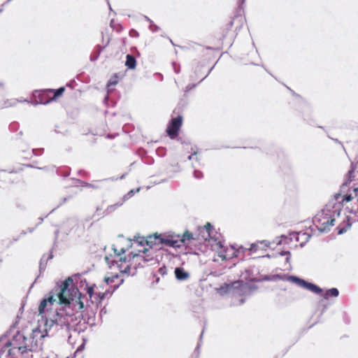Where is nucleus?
<instances>
[{
	"label": "nucleus",
	"instance_id": "nucleus-1",
	"mask_svg": "<svg viewBox=\"0 0 358 358\" xmlns=\"http://www.w3.org/2000/svg\"><path fill=\"white\" fill-rule=\"evenodd\" d=\"M95 285L89 286L80 274L69 277L57 283L47 294L38 306L39 314L44 319L42 325L34 331V335L43 337L44 331L69 329L75 321L74 312L89 306L94 299Z\"/></svg>",
	"mask_w": 358,
	"mask_h": 358
},
{
	"label": "nucleus",
	"instance_id": "nucleus-2",
	"mask_svg": "<svg viewBox=\"0 0 358 358\" xmlns=\"http://www.w3.org/2000/svg\"><path fill=\"white\" fill-rule=\"evenodd\" d=\"M41 319L38 320V327L33 329L32 337L27 338L22 333H17L10 339L2 338L0 340V358H32L31 353L36 350V344H33L32 340L38 338L42 339L48 336L50 331H57L58 330H50L44 331V336L41 337L34 335V331L38 329L41 325L43 326L44 317L38 313ZM43 329V327H41Z\"/></svg>",
	"mask_w": 358,
	"mask_h": 358
},
{
	"label": "nucleus",
	"instance_id": "nucleus-3",
	"mask_svg": "<svg viewBox=\"0 0 358 358\" xmlns=\"http://www.w3.org/2000/svg\"><path fill=\"white\" fill-rule=\"evenodd\" d=\"M113 252V255L106 256V263L110 268L116 266L122 274L127 275H134L138 267H143L148 262L155 261L152 257L147 255L150 252V249L147 248L139 250L138 253L131 257L129 255V257L122 256V253H124L123 248L118 250L114 248Z\"/></svg>",
	"mask_w": 358,
	"mask_h": 358
},
{
	"label": "nucleus",
	"instance_id": "nucleus-4",
	"mask_svg": "<svg viewBox=\"0 0 358 358\" xmlns=\"http://www.w3.org/2000/svg\"><path fill=\"white\" fill-rule=\"evenodd\" d=\"M213 227L210 223H206L203 227L199 228L201 232L206 233V235H203L205 241L208 240L211 250L215 252L217 255V258L213 257L214 262H223L224 261V249L221 241H217L216 238L210 237V230Z\"/></svg>",
	"mask_w": 358,
	"mask_h": 358
},
{
	"label": "nucleus",
	"instance_id": "nucleus-5",
	"mask_svg": "<svg viewBox=\"0 0 358 358\" xmlns=\"http://www.w3.org/2000/svg\"><path fill=\"white\" fill-rule=\"evenodd\" d=\"M145 243L147 245L150 246V250H152L154 245L159 244L174 248H180L182 245V241L175 239L173 236L165 234L151 236L148 237Z\"/></svg>",
	"mask_w": 358,
	"mask_h": 358
},
{
	"label": "nucleus",
	"instance_id": "nucleus-6",
	"mask_svg": "<svg viewBox=\"0 0 358 358\" xmlns=\"http://www.w3.org/2000/svg\"><path fill=\"white\" fill-rule=\"evenodd\" d=\"M245 295L239 287H232L231 285L225 283V303L230 306L243 304L245 301Z\"/></svg>",
	"mask_w": 358,
	"mask_h": 358
},
{
	"label": "nucleus",
	"instance_id": "nucleus-7",
	"mask_svg": "<svg viewBox=\"0 0 358 358\" xmlns=\"http://www.w3.org/2000/svg\"><path fill=\"white\" fill-rule=\"evenodd\" d=\"M289 90L293 95L296 96V102L299 105V108H296V110L301 113L303 121L311 126H315V120L311 116L312 108L310 106L293 90L289 88Z\"/></svg>",
	"mask_w": 358,
	"mask_h": 358
},
{
	"label": "nucleus",
	"instance_id": "nucleus-8",
	"mask_svg": "<svg viewBox=\"0 0 358 358\" xmlns=\"http://www.w3.org/2000/svg\"><path fill=\"white\" fill-rule=\"evenodd\" d=\"M245 0H237V7L235 9L234 16L231 20L229 22L227 26L229 28L236 24V29L241 28L244 21H245L244 5Z\"/></svg>",
	"mask_w": 358,
	"mask_h": 358
},
{
	"label": "nucleus",
	"instance_id": "nucleus-9",
	"mask_svg": "<svg viewBox=\"0 0 358 358\" xmlns=\"http://www.w3.org/2000/svg\"><path fill=\"white\" fill-rule=\"evenodd\" d=\"M245 0H237V7L235 9L234 16L231 20L229 22L227 26L229 28L236 24V29L241 28L244 21H245L244 5Z\"/></svg>",
	"mask_w": 358,
	"mask_h": 358
},
{
	"label": "nucleus",
	"instance_id": "nucleus-10",
	"mask_svg": "<svg viewBox=\"0 0 358 358\" xmlns=\"http://www.w3.org/2000/svg\"><path fill=\"white\" fill-rule=\"evenodd\" d=\"M236 244H230L229 247L225 246V268H231L238 262V257L241 250L237 248Z\"/></svg>",
	"mask_w": 358,
	"mask_h": 358
},
{
	"label": "nucleus",
	"instance_id": "nucleus-11",
	"mask_svg": "<svg viewBox=\"0 0 358 358\" xmlns=\"http://www.w3.org/2000/svg\"><path fill=\"white\" fill-rule=\"evenodd\" d=\"M333 201H329L325 206L318 212L313 218L314 224H320L323 219H331L333 208Z\"/></svg>",
	"mask_w": 358,
	"mask_h": 358
},
{
	"label": "nucleus",
	"instance_id": "nucleus-12",
	"mask_svg": "<svg viewBox=\"0 0 358 358\" xmlns=\"http://www.w3.org/2000/svg\"><path fill=\"white\" fill-rule=\"evenodd\" d=\"M64 92V87H60L57 90H48L43 92L40 94L42 98L40 99L39 103L42 104H47L52 100H55L58 96H61Z\"/></svg>",
	"mask_w": 358,
	"mask_h": 358
},
{
	"label": "nucleus",
	"instance_id": "nucleus-13",
	"mask_svg": "<svg viewBox=\"0 0 358 358\" xmlns=\"http://www.w3.org/2000/svg\"><path fill=\"white\" fill-rule=\"evenodd\" d=\"M182 122L181 116H178L171 120L166 129V131L171 138H175L178 135V132L182 125Z\"/></svg>",
	"mask_w": 358,
	"mask_h": 358
},
{
	"label": "nucleus",
	"instance_id": "nucleus-14",
	"mask_svg": "<svg viewBox=\"0 0 358 358\" xmlns=\"http://www.w3.org/2000/svg\"><path fill=\"white\" fill-rule=\"evenodd\" d=\"M285 275L282 273H277L274 275H264L260 278H255V282H263V281H277L278 280H284Z\"/></svg>",
	"mask_w": 358,
	"mask_h": 358
},
{
	"label": "nucleus",
	"instance_id": "nucleus-15",
	"mask_svg": "<svg viewBox=\"0 0 358 358\" xmlns=\"http://www.w3.org/2000/svg\"><path fill=\"white\" fill-rule=\"evenodd\" d=\"M290 238H288L286 235H281L280 237L277 238V241H275V243L277 245H282L284 243H289V241H292L293 238H295L296 241H299V233L292 232L289 234Z\"/></svg>",
	"mask_w": 358,
	"mask_h": 358
},
{
	"label": "nucleus",
	"instance_id": "nucleus-16",
	"mask_svg": "<svg viewBox=\"0 0 358 358\" xmlns=\"http://www.w3.org/2000/svg\"><path fill=\"white\" fill-rule=\"evenodd\" d=\"M326 221H324L323 222H320L322 226L321 227H318L317 225H316V227L317 229V230L320 232V233H327L329 231H330L331 230V227L334 226L335 224V221H336V219L332 217L331 219H325Z\"/></svg>",
	"mask_w": 358,
	"mask_h": 358
},
{
	"label": "nucleus",
	"instance_id": "nucleus-17",
	"mask_svg": "<svg viewBox=\"0 0 358 358\" xmlns=\"http://www.w3.org/2000/svg\"><path fill=\"white\" fill-rule=\"evenodd\" d=\"M255 278H252L250 282L242 284L239 287L245 295H250L254 291L257 289L258 287L255 284Z\"/></svg>",
	"mask_w": 358,
	"mask_h": 358
},
{
	"label": "nucleus",
	"instance_id": "nucleus-18",
	"mask_svg": "<svg viewBox=\"0 0 358 358\" xmlns=\"http://www.w3.org/2000/svg\"><path fill=\"white\" fill-rule=\"evenodd\" d=\"M346 222L343 221L341 224H339L336 228V230L337 231V234L338 235H342L344 233L347 231L348 229H350L352 227L351 223V217L348 215L345 217Z\"/></svg>",
	"mask_w": 358,
	"mask_h": 358
},
{
	"label": "nucleus",
	"instance_id": "nucleus-19",
	"mask_svg": "<svg viewBox=\"0 0 358 358\" xmlns=\"http://www.w3.org/2000/svg\"><path fill=\"white\" fill-rule=\"evenodd\" d=\"M278 256H286L285 258V264H289L291 259V252L289 250H281L278 252H275L271 255L267 254L266 255L262 256V257H268V258H276ZM289 268H291L290 264H289Z\"/></svg>",
	"mask_w": 358,
	"mask_h": 358
},
{
	"label": "nucleus",
	"instance_id": "nucleus-20",
	"mask_svg": "<svg viewBox=\"0 0 358 358\" xmlns=\"http://www.w3.org/2000/svg\"><path fill=\"white\" fill-rule=\"evenodd\" d=\"M303 288L319 295H321L323 293V290L320 287L313 282H310L307 280H305Z\"/></svg>",
	"mask_w": 358,
	"mask_h": 358
},
{
	"label": "nucleus",
	"instance_id": "nucleus-21",
	"mask_svg": "<svg viewBox=\"0 0 358 358\" xmlns=\"http://www.w3.org/2000/svg\"><path fill=\"white\" fill-rule=\"evenodd\" d=\"M303 288L319 295H321L323 293V290L320 287L313 282H310L307 280H305Z\"/></svg>",
	"mask_w": 358,
	"mask_h": 358
},
{
	"label": "nucleus",
	"instance_id": "nucleus-22",
	"mask_svg": "<svg viewBox=\"0 0 358 358\" xmlns=\"http://www.w3.org/2000/svg\"><path fill=\"white\" fill-rule=\"evenodd\" d=\"M176 278L179 281H185L189 279V273L182 267H176L174 271Z\"/></svg>",
	"mask_w": 358,
	"mask_h": 358
},
{
	"label": "nucleus",
	"instance_id": "nucleus-23",
	"mask_svg": "<svg viewBox=\"0 0 358 358\" xmlns=\"http://www.w3.org/2000/svg\"><path fill=\"white\" fill-rule=\"evenodd\" d=\"M358 169V162H351L350 168L345 176V180L348 182H351L354 180L355 175V170Z\"/></svg>",
	"mask_w": 358,
	"mask_h": 358
},
{
	"label": "nucleus",
	"instance_id": "nucleus-24",
	"mask_svg": "<svg viewBox=\"0 0 358 358\" xmlns=\"http://www.w3.org/2000/svg\"><path fill=\"white\" fill-rule=\"evenodd\" d=\"M284 275H285V278H284L283 280L289 281L292 283L297 285L298 286H299L301 287H303L306 280H304L299 276L294 275H287L286 274H284Z\"/></svg>",
	"mask_w": 358,
	"mask_h": 358
},
{
	"label": "nucleus",
	"instance_id": "nucleus-25",
	"mask_svg": "<svg viewBox=\"0 0 358 358\" xmlns=\"http://www.w3.org/2000/svg\"><path fill=\"white\" fill-rule=\"evenodd\" d=\"M123 204V202L121 201L115 204L108 206L104 211L101 212L98 214L99 217H104L106 216L113 212H114L118 207L121 206Z\"/></svg>",
	"mask_w": 358,
	"mask_h": 358
},
{
	"label": "nucleus",
	"instance_id": "nucleus-26",
	"mask_svg": "<svg viewBox=\"0 0 358 358\" xmlns=\"http://www.w3.org/2000/svg\"><path fill=\"white\" fill-rule=\"evenodd\" d=\"M343 208V201L335 202V201H333V206L331 207V208H333L332 217L335 218V217H339Z\"/></svg>",
	"mask_w": 358,
	"mask_h": 358
},
{
	"label": "nucleus",
	"instance_id": "nucleus-27",
	"mask_svg": "<svg viewBox=\"0 0 358 358\" xmlns=\"http://www.w3.org/2000/svg\"><path fill=\"white\" fill-rule=\"evenodd\" d=\"M322 295L324 299H328L329 297H337L339 295V290L336 287H332L327 289Z\"/></svg>",
	"mask_w": 358,
	"mask_h": 358
},
{
	"label": "nucleus",
	"instance_id": "nucleus-28",
	"mask_svg": "<svg viewBox=\"0 0 358 358\" xmlns=\"http://www.w3.org/2000/svg\"><path fill=\"white\" fill-rule=\"evenodd\" d=\"M125 65L129 69H134L136 68V59L132 55H127Z\"/></svg>",
	"mask_w": 358,
	"mask_h": 358
},
{
	"label": "nucleus",
	"instance_id": "nucleus-29",
	"mask_svg": "<svg viewBox=\"0 0 358 358\" xmlns=\"http://www.w3.org/2000/svg\"><path fill=\"white\" fill-rule=\"evenodd\" d=\"M239 248L241 250V252H242V253H243V255H244L245 252V251H247V250H250V252H257V251L258 250L259 247H258L257 243H252V244L250 245V248H248V249H247V248H245L243 247L242 245H240V246H239Z\"/></svg>",
	"mask_w": 358,
	"mask_h": 358
},
{
	"label": "nucleus",
	"instance_id": "nucleus-30",
	"mask_svg": "<svg viewBox=\"0 0 358 358\" xmlns=\"http://www.w3.org/2000/svg\"><path fill=\"white\" fill-rule=\"evenodd\" d=\"M105 294L101 292H96L94 296L93 300L92 301V303H99L104 299Z\"/></svg>",
	"mask_w": 358,
	"mask_h": 358
},
{
	"label": "nucleus",
	"instance_id": "nucleus-31",
	"mask_svg": "<svg viewBox=\"0 0 358 358\" xmlns=\"http://www.w3.org/2000/svg\"><path fill=\"white\" fill-rule=\"evenodd\" d=\"M22 101V100H17L16 99H7L5 102H4V104H3V106L4 107H12V106H15L18 102H21Z\"/></svg>",
	"mask_w": 358,
	"mask_h": 358
},
{
	"label": "nucleus",
	"instance_id": "nucleus-32",
	"mask_svg": "<svg viewBox=\"0 0 358 358\" xmlns=\"http://www.w3.org/2000/svg\"><path fill=\"white\" fill-rule=\"evenodd\" d=\"M141 188L138 187L137 188L136 190H134V189H131L130 190L127 194H125L122 199V201L124 203V201H126L127 199H129V198H131V196H133L134 195L135 193H137L140 191Z\"/></svg>",
	"mask_w": 358,
	"mask_h": 358
},
{
	"label": "nucleus",
	"instance_id": "nucleus-33",
	"mask_svg": "<svg viewBox=\"0 0 358 358\" xmlns=\"http://www.w3.org/2000/svg\"><path fill=\"white\" fill-rule=\"evenodd\" d=\"M350 182H348L347 181H344V182L341 185V187H340V192L342 193V194H346L349 192L350 190V187H349V184Z\"/></svg>",
	"mask_w": 358,
	"mask_h": 358
},
{
	"label": "nucleus",
	"instance_id": "nucleus-34",
	"mask_svg": "<svg viewBox=\"0 0 358 358\" xmlns=\"http://www.w3.org/2000/svg\"><path fill=\"white\" fill-rule=\"evenodd\" d=\"M194 239L193 234L189 231H186L183 234L182 239H180L179 241H182V244L185 241H189Z\"/></svg>",
	"mask_w": 358,
	"mask_h": 358
},
{
	"label": "nucleus",
	"instance_id": "nucleus-35",
	"mask_svg": "<svg viewBox=\"0 0 358 358\" xmlns=\"http://www.w3.org/2000/svg\"><path fill=\"white\" fill-rule=\"evenodd\" d=\"M119 276L117 274L113 275L111 277L105 278V281L107 284H111L115 282V280H118Z\"/></svg>",
	"mask_w": 358,
	"mask_h": 358
},
{
	"label": "nucleus",
	"instance_id": "nucleus-36",
	"mask_svg": "<svg viewBox=\"0 0 358 358\" xmlns=\"http://www.w3.org/2000/svg\"><path fill=\"white\" fill-rule=\"evenodd\" d=\"M353 199V196L352 195V194H348V193H346V194H344L343 196V199L341 201H343V203L345 201V202H350Z\"/></svg>",
	"mask_w": 358,
	"mask_h": 358
},
{
	"label": "nucleus",
	"instance_id": "nucleus-37",
	"mask_svg": "<svg viewBox=\"0 0 358 358\" xmlns=\"http://www.w3.org/2000/svg\"><path fill=\"white\" fill-rule=\"evenodd\" d=\"M102 211H104L103 210V206L101 205V206H97L96 207V212H95V214L94 215V217H95L96 219L99 220V218H101V217H99L98 216V214L100 213Z\"/></svg>",
	"mask_w": 358,
	"mask_h": 358
},
{
	"label": "nucleus",
	"instance_id": "nucleus-38",
	"mask_svg": "<svg viewBox=\"0 0 358 358\" xmlns=\"http://www.w3.org/2000/svg\"><path fill=\"white\" fill-rule=\"evenodd\" d=\"M319 306L320 307H322V310H321V313H320V316L322 315L325 312L326 310L328 309V305L324 303L322 301L320 302V304Z\"/></svg>",
	"mask_w": 358,
	"mask_h": 358
},
{
	"label": "nucleus",
	"instance_id": "nucleus-39",
	"mask_svg": "<svg viewBox=\"0 0 358 358\" xmlns=\"http://www.w3.org/2000/svg\"><path fill=\"white\" fill-rule=\"evenodd\" d=\"M343 320L345 324H349L350 323V317L346 312L343 313Z\"/></svg>",
	"mask_w": 358,
	"mask_h": 358
},
{
	"label": "nucleus",
	"instance_id": "nucleus-40",
	"mask_svg": "<svg viewBox=\"0 0 358 358\" xmlns=\"http://www.w3.org/2000/svg\"><path fill=\"white\" fill-rule=\"evenodd\" d=\"M260 244H264L265 247L266 248H271V245L275 243V241H273V243L269 242L268 241L264 240L258 242Z\"/></svg>",
	"mask_w": 358,
	"mask_h": 358
},
{
	"label": "nucleus",
	"instance_id": "nucleus-41",
	"mask_svg": "<svg viewBox=\"0 0 358 358\" xmlns=\"http://www.w3.org/2000/svg\"><path fill=\"white\" fill-rule=\"evenodd\" d=\"M328 137H329L331 140H332L334 142H335L336 143H337V144L340 145L342 147L343 150L344 151H345V147H344V145H343V143H342L341 141H339L338 138H334L330 137L329 136H328Z\"/></svg>",
	"mask_w": 358,
	"mask_h": 358
},
{
	"label": "nucleus",
	"instance_id": "nucleus-42",
	"mask_svg": "<svg viewBox=\"0 0 358 358\" xmlns=\"http://www.w3.org/2000/svg\"><path fill=\"white\" fill-rule=\"evenodd\" d=\"M149 28L153 32H155L159 29V27L157 25L154 24L152 21H150Z\"/></svg>",
	"mask_w": 358,
	"mask_h": 358
},
{
	"label": "nucleus",
	"instance_id": "nucleus-43",
	"mask_svg": "<svg viewBox=\"0 0 358 358\" xmlns=\"http://www.w3.org/2000/svg\"><path fill=\"white\" fill-rule=\"evenodd\" d=\"M342 193L341 192H339L338 193H336L334 196V198L332 199H331L330 201H335V202H340L338 201V199L341 198L342 196Z\"/></svg>",
	"mask_w": 358,
	"mask_h": 358
},
{
	"label": "nucleus",
	"instance_id": "nucleus-44",
	"mask_svg": "<svg viewBox=\"0 0 358 358\" xmlns=\"http://www.w3.org/2000/svg\"><path fill=\"white\" fill-rule=\"evenodd\" d=\"M194 176L196 178H201L203 177V173L199 171H197V170H195L194 171Z\"/></svg>",
	"mask_w": 358,
	"mask_h": 358
},
{
	"label": "nucleus",
	"instance_id": "nucleus-45",
	"mask_svg": "<svg viewBox=\"0 0 358 358\" xmlns=\"http://www.w3.org/2000/svg\"><path fill=\"white\" fill-rule=\"evenodd\" d=\"M123 282H124V280H123L122 278H121V279L120 280V281H119L117 284H115V285H113V287H114V289H117V287H119V286H120V285Z\"/></svg>",
	"mask_w": 358,
	"mask_h": 358
},
{
	"label": "nucleus",
	"instance_id": "nucleus-46",
	"mask_svg": "<svg viewBox=\"0 0 358 358\" xmlns=\"http://www.w3.org/2000/svg\"><path fill=\"white\" fill-rule=\"evenodd\" d=\"M215 290L217 293H220L222 295L223 292V287L220 286V287H216Z\"/></svg>",
	"mask_w": 358,
	"mask_h": 358
},
{
	"label": "nucleus",
	"instance_id": "nucleus-47",
	"mask_svg": "<svg viewBox=\"0 0 358 358\" xmlns=\"http://www.w3.org/2000/svg\"><path fill=\"white\" fill-rule=\"evenodd\" d=\"M43 358H59L58 356L55 354H54L53 352H52L50 355L45 357H43Z\"/></svg>",
	"mask_w": 358,
	"mask_h": 358
},
{
	"label": "nucleus",
	"instance_id": "nucleus-48",
	"mask_svg": "<svg viewBox=\"0 0 358 358\" xmlns=\"http://www.w3.org/2000/svg\"><path fill=\"white\" fill-rule=\"evenodd\" d=\"M196 155V153L194 152L193 155H191L188 157V159H189V160L194 159L195 158Z\"/></svg>",
	"mask_w": 358,
	"mask_h": 358
},
{
	"label": "nucleus",
	"instance_id": "nucleus-49",
	"mask_svg": "<svg viewBox=\"0 0 358 358\" xmlns=\"http://www.w3.org/2000/svg\"><path fill=\"white\" fill-rule=\"evenodd\" d=\"M117 82L116 81H110L108 84V87H110V85H116Z\"/></svg>",
	"mask_w": 358,
	"mask_h": 358
},
{
	"label": "nucleus",
	"instance_id": "nucleus-50",
	"mask_svg": "<svg viewBox=\"0 0 358 358\" xmlns=\"http://www.w3.org/2000/svg\"><path fill=\"white\" fill-rule=\"evenodd\" d=\"M353 192H355V196L358 197V187H355Z\"/></svg>",
	"mask_w": 358,
	"mask_h": 358
},
{
	"label": "nucleus",
	"instance_id": "nucleus-51",
	"mask_svg": "<svg viewBox=\"0 0 358 358\" xmlns=\"http://www.w3.org/2000/svg\"><path fill=\"white\" fill-rule=\"evenodd\" d=\"M164 268H161L159 269V271H160V273H161L162 274H164V273H165V272H164Z\"/></svg>",
	"mask_w": 358,
	"mask_h": 358
},
{
	"label": "nucleus",
	"instance_id": "nucleus-52",
	"mask_svg": "<svg viewBox=\"0 0 358 358\" xmlns=\"http://www.w3.org/2000/svg\"><path fill=\"white\" fill-rule=\"evenodd\" d=\"M145 19L148 22H149L150 23V21H151V20H150V19L149 17H148L147 16H145Z\"/></svg>",
	"mask_w": 358,
	"mask_h": 358
},
{
	"label": "nucleus",
	"instance_id": "nucleus-53",
	"mask_svg": "<svg viewBox=\"0 0 358 358\" xmlns=\"http://www.w3.org/2000/svg\"><path fill=\"white\" fill-rule=\"evenodd\" d=\"M261 66H262L268 73V74H271V72H268V70L264 67V66L263 64H261Z\"/></svg>",
	"mask_w": 358,
	"mask_h": 358
},
{
	"label": "nucleus",
	"instance_id": "nucleus-54",
	"mask_svg": "<svg viewBox=\"0 0 358 358\" xmlns=\"http://www.w3.org/2000/svg\"><path fill=\"white\" fill-rule=\"evenodd\" d=\"M252 65H255V66H261L260 64H256V63H254V62H252Z\"/></svg>",
	"mask_w": 358,
	"mask_h": 358
},
{
	"label": "nucleus",
	"instance_id": "nucleus-55",
	"mask_svg": "<svg viewBox=\"0 0 358 358\" xmlns=\"http://www.w3.org/2000/svg\"><path fill=\"white\" fill-rule=\"evenodd\" d=\"M305 243H300V245H300V247H301V248H302V247H303V246H304V245H305Z\"/></svg>",
	"mask_w": 358,
	"mask_h": 358
},
{
	"label": "nucleus",
	"instance_id": "nucleus-56",
	"mask_svg": "<svg viewBox=\"0 0 358 358\" xmlns=\"http://www.w3.org/2000/svg\"><path fill=\"white\" fill-rule=\"evenodd\" d=\"M211 275H213V276H217V274L215 272H213L211 273Z\"/></svg>",
	"mask_w": 358,
	"mask_h": 358
},
{
	"label": "nucleus",
	"instance_id": "nucleus-57",
	"mask_svg": "<svg viewBox=\"0 0 358 358\" xmlns=\"http://www.w3.org/2000/svg\"><path fill=\"white\" fill-rule=\"evenodd\" d=\"M358 162V157H357L355 159V162Z\"/></svg>",
	"mask_w": 358,
	"mask_h": 358
},
{
	"label": "nucleus",
	"instance_id": "nucleus-58",
	"mask_svg": "<svg viewBox=\"0 0 358 358\" xmlns=\"http://www.w3.org/2000/svg\"><path fill=\"white\" fill-rule=\"evenodd\" d=\"M318 127H319V128L322 129L323 130H324V129H324V127H322V126H318Z\"/></svg>",
	"mask_w": 358,
	"mask_h": 358
},
{
	"label": "nucleus",
	"instance_id": "nucleus-59",
	"mask_svg": "<svg viewBox=\"0 0 358 358\" xmlns=\"http://www.w3.org/2000/svg\"><path fill=\"white\" fill-rule=\"evenodd\" d=\"M2 12V9H0V13Z\"/></svg>",
	"mask_w": 358,
	"mask_h": 358
},
{
	"label": "nucleus",
	"instance_id": "nucleus-60",
	"mask_svg": "<svg viewBox=\"0 0 358 358\" xmlns=\"http://www.w3.org/2000/svg\"><path fill=\"white\" fill-rule=\"evenodd\" d=\"M357 202L358 203V198H357Z\"/></svg>",
	"mask_w": 358,
	"mask_h": 358
},
{
	"label": "nucleus",
	"instance_id": "nucleus-61",
	"mask_svg": "<svg viewBox=\"0 0 358 358\" xmlns=\"http://www.w3.org/2000/svg\"><path fill=\"white\" fill-rule=\"evenodd\" d=\"M357 221H358V219H357Z\"/></svg>",
	"mask_w": 358,
	"mask_h": 358
}]
</instances>
